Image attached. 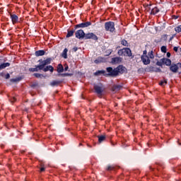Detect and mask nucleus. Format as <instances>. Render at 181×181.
I'll return each instance as SVG.
<instances>
[{
	"mask_svg": "<svg viewBox=\"0 0 181 181\" xmlns=\"http://www.w3.org/2000/svg\"><path fill=\"white\" fill-rule=\"evenodd\" d=\"M126 70L127 69L122 65H119L115 69H112L111 66L106 68V71L108 73L107 75L111 77H117V76H119V74H124Z\"/></svg>",
	"mask_w": 181,
	"mask_h": 181,
	"instance_id": "nucleus-1",
	"label": "nucleus"
},
{
	"mask_svg": "<svg viewBox=\"0 0 181 181\" xmlns=\"http://www.w3.org/2000/svg\"><path fill=\"white\" fill-rule=\"evenodd\" d=\"M117 54L119 56H124L125 57H132V51H131V49L126 47L119 49Z\"/></svg>",
	"mask_w": 181,
	"mask_h": 181,
	"instance_id": "nucleus-2",
	"label": "nucleus"
},
{
	"mask_svg": "<svg viewBox=\"0 0 181 181\" xmlns=\"http://www.w3.org/2000/svg\"><path fill=\"white\" fill-rule=\"evenodd\" d=\"M105 30L110 32V33H114V32H115V23L113 21L105 23Z\"/></svg>",
	"mask_w": 181,
	"mask_h": 181,
	"instance_id": "nucleus-3",
	"label": "nucleus"
},
{
	"mask_svg": "<svg viewBox=\"0 0 181 181\" xmlns=\"http://www.w3.org/2000/svg\"><path fill=\"white\" fill-rule=\"evenodd\" d=\"M39 62L40 63L39 68L40 69H45V66H47V64H50L52 63V58H47L45 60L40 59Z\"/></svg>",
	"mask_w": 181,
	"mask_h": 181,
	"instance_id": "nucleus-4",
	"label": "nucleus"
},
{
	"mask_svg": "<svg viewBox=\"0 0 181 181\" xmlns=\"http://www.w3.org/2000/svg\"><path fill=\"white\" fill-rule=\"evenodd\" d=\"M141 61L146 66H148L151 63V59H149V57L147 55L146 50L143 52V55L141 56Z\"/></svg>",
	"mask_w": 181,
	"mask_h": 181,
	"instance_id": "nucleus-5",
	"label": "nucleus"
},
{
	"mask_svg": "<svg viewBox=\"0 0 181 181\" xmlns=\"http://www.w3.org/2000/svg\"><path fill=\"white\" fill-rule=\"evenodd\" d=\"M83 39H85L86 40L88 39H93V40H98V37H97L95 34L93 33H88L85 34V37Z\"/></svg>",
	"mask_w": 181,
	"mask_h": 181,
	"instance_id": "nucleus-6",
	"label": "nucleus"
},
{
	"mask_svg": "<svg viewBox=\"0 0 181 181\" xmlns=\"http://www.w3.org/2000/svg\"><path fill=\"white\" fill-rule=\"evenodd\" d=\"M88 26H91V22L87 21L85 23H81L80 24L75 25V29H78L80 28H88Z\"/></svg>",
	"mask_w": 181,
	"mask_h": 181,
	"instance_id": "nucleus-7",
	"label": "nucleus"
},
{
	"mask_svg": "<svg viewBox=\"0 0 181 181\" xmlns=\"http://www.w3.org/2000/svg\"><path fill=\"white\" fill-rule=\"evenodd\" d=\"M85 35H86V33H84V30H78L75 33V36L76 39H84Z\"/></svg>",
	"mask_w": 181,
	"mask_h": 181,
	"instance_id": "nucleus-8",
	"label": "nucleus"
},
{
	"mask_svg": "<svg viewBox=\"0 0 181 181\" xmlns=\"http://www.w3.org/2000/svg\"><path fill=\"white\" fill-rule=\"evenodd\" d=\"M10 18L11 19L13 25H16V23L19 22V17H18L16 14L10 13Z\"/></svg>",
	"mask_w": 181,
	"mask_h": 181,
	"instance_id": "nucleus-9",
	"label": "nucleus"
},
{
	"mask_svg": "<svg viewBox=\"0 0 181 181\" xmlns=\"http://www.w3.org/2000/svg\"><path fill=\"white\" fill-rule=\"evenodd\" d=\"M170 70L172 71V73H177L179 71V65H177V64H171L170 65Z\"/></svg>",
	"mask_w": 181,
	"mask_h": 181,
	"instance_id": "nucleus-10",
	"label": "nucleus"
},
{
	"mask_svg": "<svg viewBox=\"0 0 181 181\" xmlns=\"http://www.w3.org/2000/svg\"><path fill=\"white\" fill-rule=\"evenodd\" d=\"M121 62H122V58H121L119 57H116L112 58L111 63L112 64H119V63H121Z\"/></svg>",
	"mask_w": 181,
	"mask_h": 181,
	"instance_id": "nucleus-11",
	"label": "nucleus"
},
{
	"mask_svg": "<svg viewBox=\"0 0 181 181\" xmlns=\"http://www.w3.org/2000/svg\"><path fill=\"white\" fill-rule=\"evenodd\" d=\"M94 90L95 93H97L98 95H102L103 94V88L99 86H94Z\"/></svg>",
	"mask_w": 181,
	"mask_h": 181,
	"instance_id": "nucleus-12",
	"label": "nucleus"
},
{
	"mask_svg": "<svg viewBox=\"0 0 181 181\" xmlns=\"http://www.w3.org/2000/svg\"><path fill=\"white\" fill-rule=\"evenodd\" d=\"M42 70H43V71L45 72L50 71L51 73H53V71H54V68L51 65H48L45 67L44 66V68Z\"/></svg>",
	"mask_w": 181,
	"mask_h": 181,
	"instance_id": "nucleus-13",
	"label": "nucleus"
},
{
	"mask_svg": "<svg viewBox=\"0 0 181 181\" xmlns=\"http://www.w3.org/2000/svg\"><path fill=\"white\" fill-rule=\"evenodd\" d=\"M161 59L163 64H165V66H170L172 64V60L168 58H163Z\"/></svg>",
	"mask_w": 181,
	"mask_h": 181,
	"instance_id": "nucleus-14",
	"label": "nucleus"
},
{
	"mask_svg": "<svg viewBox=\"0 0 181 181\" xmlns=\"http://www.w3.org/2000/svg\"><path fill=\"white\" fill-rule=\"evenodd\" d=\"M45 54H46V52L43 49H40L35 52V56L37 57H39L40 56H45Z\"/></svg>",
	"mask_w": 181,
	"mask_h": 181,
	"instance_id": "nucleus-15",
	"label": "nucleus"
},
{
	"mask_svg": "<svg viewBox=\"0 0 181 181\" xmlns=\"http://www.w3.org/2000/svg\"><path fill=\"white\" fill-rule=\"evenodd\" d=\"M40 65H35V68H30L28 69V71H30L31 73H35V71H39V70H42V69H40Z\"/></svg>",
	"mask_w": 181,
	"mask_h": 181,
	"instance_id": "nucleus-16",
	"label": "nucleus"
},
{
	"mask_svg": "<svg viewBox=\"0 0 181 181\" xmlns=\"http://www.w3.org/2000/svg\"><path fill=\"white\" fill-rule=\"evenodd\" d=\"M57 73H63V71H64V67H63L62 64H58L57 67Z\"/></svg>",
	"mask_w": 181,
	"mask_h": 181,
	"instance_id": "nucleus-17",
	"label": "nucleus"
},
{
	"mask_svg": "<svg viewBox=\"0 0 181 181\" xmlns=\"http://www.w3.org/2000/svg\"><path fill=\"white\" fill-rule=\"evenodd\" d=\"M9 66H11L9 62L1 64L0 70H4V69H6V67H9Z\"/></svg>",
	"mask_w": 181,
	"mask_h": 181,
	"instance_id": "nucleus-18",
	"label": "nucleus"
},
{
	"mask_svg": "<svg viewBox=\"0 0 181 181\" xmlns=\"http://www.w3.org/2000/svg\"><path fill=\"white\" fill-rule=\"evenodd\" d=\"M158 12H160L159 8L158 7H154L151 11V15H156Z\"/></svg>",
	"mask_w": 181,
	"mask_h": 181,
	"instance_id": "nucleus-19",
	"label": "nucleus"
},
{
	"mask_svg": "<svg viewBox=\"0 0 181 181\" xmlns=\"http://www.w3.org/2000/svg\"><path fill=\"white\" fill-rule=\"evenodd\" d=\"M98 138L99 144H101V142H104V141H105L107 136H105V135H101V136H98Z\"/></svg>",
	"mask_w": 181,
	"mask_h": 181,
	"instance_id": "nucleus-20",
	"label": "nucleus"
},
{
	"mask_svg": "<svg viewBox=\"0 0 181 181\" xmlns=\"http://www.w3.org/2000/svg\"><path fill=\"white\" fill-rule=\"evenodd\" d=\"M67 52H69V49H67V48H65L62 53V57H63L64 59H67Z\"/></svg>",
	"mask_w": 181,
	"mask_h": 181,
	"instance_id": "nucleus-21",
	"label": "nucleus"
},
{
	"mask_svg": "<svg viewBox=\"0 0 181 181\" xmlns=\"http://www.w3.org/2000/svg\"><path fill=\"white\" fill-rule=\"evenodd\" d=\"M74 30H68L66 37H71L74 35Z\"/></svg>",
	"mask_w": 181,
	"mask_h": 181,
	"instance_id": "nucleus-22",
	"label": "nucleus"
},
{
	"mask_svg": "<svg viewBox=\"0 0 181 181\" xmlns=\"http://www.w3.org/2000/svg\"><path fill=\"white\" fill-rule=\"evenodd\" d=\"M121 45L122 46H125L126 47H128L129 46V43H128V41H127V40H122Z\"/></svg>",
	"mask_w": 181,
	"mask_h": 181,
	"instance_id": "nucleus-23",
	"label": "nucleus"
},
{
	"mask_svg": "<svg viewBox=\"0 0 181 181\" xmlns=\"http://www.w3.org/2000/svg\"><path fill=\"white\" fill-rule=\"evenodd\" d=\"M33 76H35L36 78H43V77H45L43 74L37 73L34 74Z\"/></svg>",
	"mask_w": 181,
	"mask_h": 181,
	"instance_id": "nucleus-24",
	"label": "nucleus"
},
{
	"mask_svg": "<svg viewBox=\"0 0 181 181\" xmlns=\"http://www.w3.org/2000/svg\"><path fill=\"white\" fill-rule=\"evenodd\" d=\"M94 74L95 76H100V74H105V71H97Z\"/></svg>",
	"mask_w": 181,
	"mask_h": 181,
	"instance_id": "nucleus-25",
	"label": "nucleus"
},
{
	"mask_svg": "<svg viewBox=\"0 0 181 181\" xmlns=\"http://www.w3.org/2000/svg\"><path fill=\"white\" fill-rule=\"evenodd\" d=\"M148 59H153L155 57L153 56V51H151L148 54Z\"/></svg>",
	"mask_w": 181,
	"mask_h": 181,
	"instance_id": "nucleus-26",
	"label": "nucleus"
},
{
	"mask_svg": "<svg viewBox=\"0 0 181 181\" xmlns=\"http://www.w3.org/2000/svg\"><path fill=\"white\" fill-rule=\"evenodd\" d=\"M160 50L162 53H166L168 48L166 47V46H162Z\"/></svg>",
	"mask_w": 181,
	"mask_h": 181,
	"instance_id": "nucleus-27",
	"label": "nucleus"
},
{
	"mask_svg": "<svg viewBox=\"0 0 181 181\" xmlns=\"http://www.w3.org/2000/svg\"><path fill=\"white\" fill-rule=\"evenodd\" d=\"M107 170H109V171L115 170V166L109 165V166H107Z\"/></svg>",
	"mask_w": 181,
	"mask_h": 181,
	"instance_id": "nucleus-28",
	"label": "nucleus"
},
{
	"mask_svg": "<svg viewBox=\"0 0 181 181\" xmlns=\"http://www.w3.org/2000/svg\"><path fill=\"white\" fill-rule=\"evenodd\" d=\"M175 32H177V33H180V32H181V25L177 26V27L175 28Z\"/></svg>",
	"mask_w": 181,
	"mask_h": 181,
	"instance_id": "nucleus-29",
	"label": "nucleus"
},
{
	"mask_svg": "<svg viewBox=\"0 0 181 181\" xmlns=\"http://www.w3.org/2000/svg\"><path fill=\"white\" fill-rule=\"evenodd\" d=\"M60 82L57 81H53L51 83V86H52L53 87H54V86H59Z\"/></svg>",
	"mask_w": 181,
	"mask_h": 181,
	"instance_id": "nucleus-30",
	"label": "nucleus"
},
{
	"mask_svg": "<svg viewBox=\"0 0 181 181\" xmlns=\"http://www.w3.org/2000/svg\"><path fill=\"white\" fill-rule=\"evenodd\" d=\"M165 84H168V81L166 79H164L159 83L160 86H165Z\"/></svg>",
	"mask_w": 181,
	"mask_h": 181,
	"instance_id": "nucleus-31",
	"label": "nucleus"
},
{
	"mask_svg": "<svg viewBox=\"0 0 181 181\" xmlns=\"http://www.w3.org/2000/svg\"><path fill=\"white\" fill-rule=\"evenodd\" d=\"M156 65H157V66H163V62H162V59H160V61H158V62H156Z\"/></svg>",
	"mask_w": 181,
	"mask_h": 181,
	"instance_id": "nucleus-32",
	"label": "nucleus"
},
{
	"mask_svg": "<svg viewBox=\"0 0 181 181\" xmlns=\"http://www.w3.org/2000/svg\"><path fill=\"white\" fill-rule=\"evenodd\" d=\"M121 86L119 85H116L113 87L114 90H120L121 89Z\"/></svg>",
	"mask_w": 181,
	"mask_h": 181,
	"instance_id": "nucleus-33",
	"label": "nucleus"
},
{
	"mask_svg": "<svg viewBox=\"0 0 181 181\" xmlns=\"http://www.w3.org/2000/svg\"><path fill=\"white\" fill-rule=\"evenodd\" d=\"M61 76H62V77H66V76H71V74L66 73V74H61Z\"/></svg>",
	"mask_w": 181,
	"mask_h": 181,
	"instance_id": "nucleus-34",
	"label": "nucleus"
},
{
	"mask_svg": "<svg viewBox=\"0 0 181 181\" xmlns=\"http://www.w3.org/2000/svg\"><path fill=\"white\" fill-rule=\"evenodd\" d=\"M173 50L177 53V52L179 50V47H174Z\"/></svg>",
	"mask_w": 181,
	"mask_h": 181,
	"instance_id": "nucleus-35",
	"label": "nucleus"
},
{
	"mask_svg": "<svg viewBox=\"0 0 181 181\" xmlns=\"http://www.w3.org/2000/svg\"><path fill=\"white\" fill-rule=\"evenodd\" d=\"M10 77H11V75H10L9 74H7L5 76V78H6V80H8V78H10Z\"/></svg>",
	"mask_w": 181,
	"mask_h": 181,
	"instance_id": "nucleus-36",
	"label": "nucleus"
},
{
	"mask_svg": "<svg viewBox=\"0 0 181 181\" xmlns=\"http://www.w3.org/2000/svg\"><path fill=\"white\" fill-rule=\"evenodd\" d=\"M15 101H16V98L13 97V98L11 99V103H15Z\"/></svg>",
	"mask_w": 181,
	"mask_h": 181,
	"instance_id": "nucleus-37",
	"label": "nucleus"
},
{
	"mask_svg": "<svg viewBox=\"0 0 181 181\" xmlns=\"http://www.w3.org/2000/svg\"><path fill=\"white\" fill-rule=\"evenodd\" d=\"M64 70V71H67L69 70V66L66 65Z\"/></svg>",
	"mask_w": 181,
	"mask_h": 181,
	"instance_id": "nucleus-38",
	"label": "nucleus"
},
{
	"mask_svg": "<svg viewBox=\"0 0 181 181\" xmlns=\"http://www.w3.org/2000/svg\"><path fill=\"white\" fill-rule=\"evenodd\" d=\"M73 50H74V52H77V50H78L77 47H74V48H73Z\"/></svg>",
	"mask_w": 181,
	"mask_h": 181,
	"instance_id": "nucleus-39",
	"label": "nucleus"
},
{
	"mask_svg": "<svg viewBox=\"0 0 181 181\" xmlns=\"http://www.w3.org/2000/svg\"><path fill=\"white\" fill-rule=\"evenodd\" d=\"M40 172H45V168L44 167L40 168Z\"/></svg>",
	"mask_w": 181,
	"mask_h": 181,
	"instance_id": "nucleus-40",
	"label": "nucleus"
},
{
	"mask_svg": "<svg viewBox=\"0 0 181 181\" xmlns=\"http://www.w3.org/2000/svg\"><path fill=\"white\" fill-rule=\"evenodd\" d=\"M167 57H170V52H167Z\"/></svg>",
	"mask_w": 181,
	"mask_h": 181,
	"instance_id": "nucleus-41",
	"label": "nucleus"
},
{
	"mask_svg": "<svg viewBox=\"0 0 181 181\" xmlns=\"http://www.w3.org/2000/svg\"><path fill=\"white\" fill-rule=\"evenodd\" d=\"M156 71H158L159 73H160V71H162V70L160 69H157Z\"/></svg>",
	"mask_w": 181,
	"mask_h": 181,
	"instance_id": "nucleus-42",
	"label": "nucleus"
},
{
	"mask_svg": "<svg viewBox=\"0 0 181 181\" xmlns=\"http://www.w3.org/2000/svg\"><path fill=\"white\" fill-rule=\"evenodd\" d=\"M95 63H96V64L98 63V60H97V59L95 60Z\"/></svg>",
	"mask_w": 181,
	"mask_h": 181,
	"instance_id": "nucleus-43",
	"label": "nucleus"
},
{
	"mask_svg": "<svg viewBox=\"0 0 181 181\" xmlns=\"http://www.w3.org/2000/svg\"><path fill=\"white\" fill-rule=\"evenodd\" d=\"M88 146L89 148H91V146H90V145H89V144H88Z\"/></svg>",
	"mask_w": 181,
	"mask_h": 181,
	"instance_id": "nucleus-44",
	"label": "nucleus"
}]
</instances>
